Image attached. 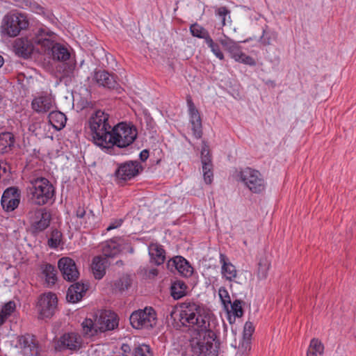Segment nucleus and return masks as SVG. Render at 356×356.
Masks as SVG:
<instances>
[{
  "label": "nucleus",
  "instance_id": "nucleus-32",
  "mask_svg": "<svg viewBox=\"0 0 356 356\" xmlns=\"http://www.w3.org/2000/svg\"><path fill=\"white\" fill-rule=\"evenodd\" d=\"M52 56L53 59L58 61H66L70 57V54L68 49L60 44L55 43L52 47Z\"/></svg>",
  "mask_w": 356,
  "mask_h": 356
},
{
  "label": "nucleus",
  "instance_id": "nucleus-15",
  "mask_svg": "<svg viewBox=\"0 0 356 356\" xmlns=\"http://www.w3.org/2000/svg\"><path fill=\"white\" fill-rule=\"evenodd\" d=\"M186 102L193 135L196 138L199 139L202 136V126L200 114L189 95L186 96Z\"/></svg>",
  "mask_w": 356,
  "mask_h": 356
},
{
  "label": "nucleus",
  "instance_id": "nucleus-33",
  "mask_svg": "<svg viewBox=\"0 0 356 356\" xmlns=\"http://www.w3.org/2000/svg\"><path fill=\"white\" fill-rule=\"evenodd\" d=\"M42 274L48 286H53L57 280L56 269L51 264H46L42 267Z\"/></svg>",
  "mask_w": 356,
  "mask_h": 356
},
{
  "label": "nucleus",
  "instance_id": "nucleus-46",
  "mask_svg": "<svg viewBox=\"0 0 356 356\" xmlns=\"http://www.w3.org/2000/svg\"><path fill=\"white\" fill-rule=\"evenodd\" d=\"M218 295L220 299L225 307H227L229 304H231V298L227 290L222 286L218 290Z\"/></svg>",
  "mask_w": 356,
  "mask_h": 356
},
{
  "label": "nucleus",
  "instance_id": "nucleus-28",
  "mask_svg": "<svg viewBox=\"0 0 356 356\" xmlns=\"http://www.w3.org/2000/svg\"><path fill=\"white\" fill-rule=\"evenodd\" d=\"M15 138L11 132L0 133V153L4 154L11 151L14 147Z\"/></svg>",
  "mask_w": 356,
  "mask_h": 356
},
{
  "label": "nucleus",
  "instance_id": "nucleus-10",
  "mask_svg": "<svg viewBox=\"0 0 356 356\" xmlns=\"http://www.w3.org/2000/svg\"><path fill=\"white\" fill-rule=\"evenodd\" d=\"M83 344L82 337L77 332H67L60 337L55 343V349L57 351L70 350L76 352L79 350Z\"/></svg>",
  "mask_w": 356,
  "mask_h": 356
},
{
  "label": "nucleus",
  "instance_id": "nucleus-56",
  "mask_svg": "<svg viewBox=\"0 0 356 356\" xmlns=\"http://www.w3.org/2000/svg\"><path fill=\"white\" fill-rule=\"evenodd\" d=\"M307 356H317V353L309 348L307 352Z\"/></svg>",
  "mask_w": 356,
  "mask_h": 356
},
{
  "label": "nucleus",
  "instance_id": "nucleus-49",
  "mask_svg": "<svg viewBox=\"0 0 356 356\" xmlns=\"http://www.w3.org/2000/svg\"><path fill=\"white\" fill-rule=\"evenodd\" d=\"M122 222L123 221L122 219L115 220L113 222H111L110 223V225L106 228V230L110 231L111 229H116V228L120 227L121 225L122 224Z\"/></svg>",
  "mask_w": 356,
  "mask_h": 356
},
{
  "label": "nucleus",
  "instance_id": "nucleus-44",
  "mask_svg": "<svg viewBox=\"0 0 356 356\" xmlns=\"http://www.w3.org/2000/svg\"><path fill=\"white\" fill-rule=\"evenodd\" d=\"M207 45L211 48V51L216 55L217 58L220 60L224 59V55L221 52L219 45L217 43H215L212 38H210L206 42Z\"/></svg>",
  "mask_w": 356,
  "mask_h": 356
},
{
  "label": "nucleus",
  "instance_id": "nucleus-41",
  "mask_svg": "<svg viewBox=\"0 0 356 356\" xmlns=\"http://www.w3.org/2000/svg\"><path fill=\"white\" fill-rule=\"evenodd\" d=\"M62 233L58 229H53L48 240V245L51 248H57L61 242Z\"/></svg>",
  "mask_w": 356,
  "mask_h": 356
},
{
  "label": "nucleus",
  "instance_id": "nucleus-37",
  "mask_svg": "<svg viewBox=\"0 0 356 356\" xmlns=\"http://www.w3.org/2000/svg\"><path fill=\"white\" fill-rule=\"evenodd\" d=\"M190 31L193 36L204 39L205 42L211 38L208 31L197 23L193 24L190 26Z\"/></svg>",
  "mask_w": 356,
  "mask_h": 356
},
{
  "label": "nucleus",
  "instance_id": "nucleus-16",
  "mask_svg": "<svg viewBox=\"0 0 356 356\" xmlns=\"http://www.w3.org/2000/svg\"><path fill=\"white\" fill-rule=\"evenodd\" d=\"M58 266L65 280L74 282L79 278V272L72 259L70 257L60 259L58 261Z\"/></svg>",
  "mask_w": 356,
  "mask_h": 356
},
{
  "label": "nucleus",
  "instance_id": "nucleus-30",
  "mask_svg": "<svg viewBox=\"0 0 356 356\" xmlns=\"http://www.w3.org/2000/svg\"><path fill=\"white\" fill-rule=\"evenodd\" d=\"M48 119L49 123L56 130H60L65 127L67 118L64 113L60 111H51L49 115Z\"/></svg>",
  "mask_w": 356,
  "mask_h": 356
},
{
  "label": "nucleus",
  "instance_id": "nucleus-57",
  "mask_svg": "<svg viewBox=\"0 0 356 356\" xmlns=\"http://www.w3.org/2000/svg\"><path fill=\"white\" fill-rule=\"evenodd\" d=\"M150 274H152L154 276H156L158 274V270L157 269H152L149 272Z\"/></svg>",
  "mask_w": 356,
  "mask_h": 356
},
{
  "label": "nucleus",
  "instance_id": "nucleus-12",
  "mask_svg": "<svg viewBox=\"0 0 356 356\" xmlns=\"http://www.w3.org/2000/svg\"><path fill=\"white\" fill-rule=\"evenodd\" d=\"M219 41L223 48L230 54L231 57L236 61L249 65H255L254 60L251 56L243 53L240 46L233 40L225 36Z\"/></svg>",
  "mask_w": 356,
  "mask_h": 356
},
{
  "label": "nucleus",
  "instance_id": "nucleus-43",
  "mask_svg": "<svg viewBox=\"0 0 356 356\" xmlns=\"http://www.w3.org/2000/svg\"><path fill=\"white\" fill-rule=\"evenodd\" d=\"M309 348L311 349L312 351H315L316 353H318L319 355H323L324 352L323 344L321 343L320 340L316 338H314L311 340Z\"/></svg>",
  "mask_w": 356,
  "mask_h": 356
},
{
  "label": "nucleus",
  "instance_id": "nucleus-29",
  "mask_svg": "<svg viewBox=\"0 0 356 356\" xmlns=\"http://www.w3.org/2000/svg\"><path fill=\"white\" fill-rule=\"evenodd\" d=\"M201 161L202 164V172H213V164L211 155L209 152V145L205 141H202L201 150Z\"/></svg>",
  "mask_w": 356,
  "mask_h": 356
},
{
  "label": "nucleus",
  "instance_id": "nucleus-34",
  "mask_svg": "<svg viewBox=\"0 0 356 356\" xmlns=\"http://www.w3.org/2000/svg\"><path fill=\"white\" fill-rule=\"evenodd\" d=\"M132 284V280L129 275H123L115 280L113 285V290L115 292L122 293L127 290Z\"/></svg>",
  "mask_w": 356,
  "mask_h": 356
},
{
  "label": "nucleus",
  "instance_id": "nucleus-17",
  "mask_svg": "<svg viewBox=\"0 0 356 356\" xmlns=\"http://www.w3.org/2000/svg\"><path fill=\"white\" fill-rule=\"evenodd\" d=\"M18 343L27 356H39L40 347L36 337L30 334L19 336L18 337Z\"/></svg>",
  "mask_w": 356,
  "mask_h": 356
},
{
  "label": "nucleus",
  "instance_id": "nucleus-36",
  "mask_svg": "<svg viewBox=\"0 0 356 356\" xmlns=\"http://www.w3.org/2000/svg\"><path fill=\"white\" fill-rule=\"evenodd\" d=\"M16 305L14 301H9L6 303L0 312V326L2 325L8 317L15 311Z\"/></svg>",
  "mask_w": 356,
  "mask_h": 356
},
{
  "label": "nucleus",
  "instance_id": "nucleus-21",
  "mask_svg": "<svg viewBox=\"0 0 356 356\" xmlns=\"http://www.w3.org/2000/svg\"><path fill=\"white\" fill-rule=\"evenodd\" d=\"M15 54L22 58H29L34 49L33 43L27 38H17L13 44Z\"/></svg>",
  "mask_w": 356,
  "mask_h": 356
},
{
  "label": "nucleus",
  "instance_id": "nucleus-59",
  "mask_svg": "<svg viewBox=\"0 0 356 356\" xmlns=\"http://www.w3.org/2000/svg\"><path fill=\"white\" fill-rule=\"evenodd\" d=\"M116 264H121V265H122V264H123V263H122V260H120V261H118L116 262Z\"/></svg>",
  "mask_w": 356,
  "mask_h": 356
},
{
  "label": "nucleus",
  "instance_id": "nucleus-19",
  "mask_svg": "<svg viewBox=\"0 0 356 356\" xmlns=\"http://www.w3.org/2000/svg\"><path fill=\"white\" fill-rule=\"evenodd\" d=\"M168 268L172 270L173 268L183 277H189L193 275V268L189 262L181 256H176L168 262Z\"/></svg>",
  "mask_w": 356,
  "mask_h": 356
},
{
  "label": "nucleus",
  "instance_id": "nucleus-53",
  "mask_svg": "<svg viewBox=\"0 0 356 356\" xmlns=\"http://www.w3.org/2000/svg\"><path fill=\"white\" fill-rule=\"evenodd\" d=\"M149 156V152L147 149L143 150L140 154V158L141 161H145Z\"/></svg>",
  "mask_w": 356,
  "mask_h": 356
},
{
  "label": "nucleus",
  "instance_id": "nucleus-13",
  "mask_svg": "<svg viewBox=\"0 0 356 356\" xmlns=\"http://www.w3.org/2000/svg\"><path fill=\"white\" fill-rule=\"evenodd\" d=\"M57 297L55 294L49 293L40 296L36 308L41 319L51 318L57 306Z\"/></svg>",
  "mask_w": 356,
  "mask_h": 356
},
{
  "label": "nucleus",
  "instance_id": "nucleus-26",
  "mask_svg": "<svg viewBox=\"0 0 356 356\" xmlns=\"http://www.w3.org/2000/svg\"><path fill=\"white\" fill-rule=\"evenodd\" d=\"M149 254L151 262L159 266L165 260V251L162 245L157 243H150L149 245Z\"/></svg>",
  "mask_w": 356,
  "mask_h": 356
},
{
  "label": "nucleus",
  "instance_id": "nucleus-1",
  "mask_svg": "<svg viewBox=\"0 0 356 356\" xmlns=\"http://www.w3.org/2000/svg\"><path fill=\"white\" fill-rule=\"evenodd\" d=\"M180 307V320L183 325L195 327V332L211 326L212 314L199 302L186 300L181 303Z\"/></svg>",
  "mask_w": 356,
  "mask_h": 356
},
{
  "label": "nucleus",
  "instance_id": "nucleus-2",
  "mask_svg": "<svg viewBox=\"0 0 356 356\" xmlns=\"http://www.w3.org/2000/svg\"><path fill=\"white\" fill-rule=\"evenodd\" d=\"M220 343L211 326L194 332L190 340L191 350L195 356H218Z\"/></svg>",
  "mask_w": 356,
  "mask_h": 356
},
{
  "label": "nucleus",
  "instance_id": "nucleus-42",
  "mask_svg": "<svg viewBox=\"0 0 356 356\" xmlns=\"http://www.w3.org/2000/svg\"><path fill=\"white\" fill-rule=\"evenodd\" d=\"M133 354L134 356H153L149 346L146 344L139 345L135 348Z\"/></svg>",
  "mask_w": 356,
  "mask_h": 356
},
{
  "label": "nucleus",
  "instance_id": "nucleus-9",
  "mask_svg": "<svg viewBox=\"0 0 356 356\" xmlns=\"http://www.w3.org/2000/svg\"><path fill=\"white\" fill-rule=\"evenodd\" d=\"M241 181L254 193H259L265 189V182L261 173L250 168H245L240 172Z\"/></svg>",
  "mask_w": 356,
  "mask_h": 356
},
{
  "label": "nucleus",
  "instance_id": "nucleus-38",
  "mask_svg": "<svg viewBox=\"0 0 356 356\" xmlns=\"http://www.w3.org/2000/svg\"><path fill=\"white\" fill-rule=\"evenodd\" d=\"M119 252V245L114 241L107 242L102 247V253L105 257H113Z\"/></svg>",
  "mask_w": 356,
  "mask_h": 356
},
{
  "label": "nucleus",
  "instance_id": "nucleus-48",
  "mask_svg": "<svg viewBox=\"0 0 356 356\" xmlns=\"http://www.w3.org/2000/svg\"><path fill=\"white\" fill-rule=\"evenodd\" d=\"M254 327L253 326V324L251 322H246L244 325V330H243V337L244 339H249L250 337L252 336V333L254 332Z\"/></svg>",
  "mask_w": 356,
  "mask_h": 356
},
{
  "label": "nucleus",
  "instance_id": "nucleus-31",
  "mask_svg": "<svg viewBox=\"0 0 356 356\" xmlns=\"http://www.w3.org/2000/svg\"><path fill=\"white\" fill-rule=\"evenodd\" d=\"M188 286L184 281L176 280L170 287V294L175 300H178L186 295Z\"/></svg>",
  "mask_w": 356,
  "mask_h": 356
},
{
  "label": "nucleus",
  "instance_id": "nucleus-11",
  "mask_svg": "<svg viewBox=\"0 0 356 356\" xmlns=\"http://www.w3.org/2000/svg\"><path fill=\"white\" fill-rule=\"evenodd\" d=\"M142 170L138 161H129L118 164L114 176L117 183L122 184L136 177Z\"/></svg>",
  "mask_w": 356,
  "mask_h": 356
},
{
  "label": "nucleus",
  "instance_id": "nucleus-20",
  "mask_svg": "<svg viewBox=\"0 0 356 356\" xmlns=\"http://www.w3.org/2000/svg\"><path fill=\"white\" fill-rule=\"evenodd\" d=\"M94 80L99 86L110 90L117 89L119 86L116 76L105 70L96 71L94 74Z\"/></svg>",
  "mask_w": 356,
  "mask_h": 356
},
{
  "label": "nucleus",
  "instance_id": "nucleus-35",
  "mask_svg": "<svg viewBox=\"0 0 356 356\" xmlns=\"http://www.w3.org/2000/svg\"><path fill=\"white\" fill-rule=\"evenodd\" d=\"M81 326L85 336L93 337L99 332L97 322L94 323L90 318H86L81 323Z\"/></svg>",
  "mask_w": 356,
  "mask_h": 356
},
{
  "label": "nucleus",
  "instance_id": "nucleus-54",
  "mask_svg": "<svg viewBox=\"0 0 356 356\" xmlns=\"http://www.w3.org/2000/svg\"><path fill=\"white\" fill-rule=\"evenodd\" d=\"M168 314H167V318L170 316L171 318H174V314L176 313V308L171 307L168 309Z\"/></svg>",
  "mask_w": 356,
  "mask_h": 356
},
{
  "label": "nucleus",
  "instance_id": "nucleus-6",
  "mask_svg": "<svg viewBox=\"0 0 356 356\" xmlns=\"http://www.w3.org/2000/svg\"><path fill=\"white\" fill-rule=\"evenodd\" d=\"M29 25V22L26 15L17 12H12L6 15L3 18L1 31L3 35L15 37L22 31L26 29Z\"/></svg>",
  "mask_w": 356,
  "mask_h": 356
},
{
  "label": "nucleus",
  "instance_id": "nucleus-50",
  "mask_svg": "<svg viewBox=\"0 0 356 356\" xmlns=\"http://www.w3.org/2000/svg\"><path fill=\"white\" fill-rule=\"evenodd\" d=\"M203 176L206 184H211L213 177V172H203Z\"/></svg>",
  "mask_w": 356,
  "mask_h": 356
},
{
  "label": "nucleus",
  "instance_id": "nucleus-58",
  "mask_svg": "<svg viewBox=\"0 0 356 356\" xmlns=\"http://www.w3.org/2000/svg\"><path fill=\"white\" fill-rule=\"evenodd\" d=\"M3 57L0 55V67L3 65Z\"/></svg>",
  "mask_w": 356,
  "mask_h": 356
},
{
  "label": "nucleus",
  "instance_id": "nucleus-24",
  "mask_svg": "<svg viewBox=\"0 0 356 356\" xmlns=\"http://www.w3.org/2000/svg\"><path fill=\"white\" fill-rule=\"evenodd\" d=\"M220 262L222 264L221 273L222 277L229 281H234L237 276V270L224 254H220Z\"/></svg>",
  "mask_w": 356,
  "mask_h": 356
},
{
  "label": "nucleus",
  "instance_id": "nucleus-39",
  "mask_svg": "<svg viewBox=\"0 0 356 356\" xmlns=\"http://www.w3.org/2000/svg\"><path fill=\"white\" fill-rule=\"evenodd\" d=\"M258 266V277L260 279H266L270 266L269 261L266 258H261Z\"/></svg>",
  "mask_w": 356,
  "mask_h": 356
},
{
  "label": "nucleus",
  "instance_id": "nucleus-7",
  "mask_svg": "<svg viewBox=\"0 0 356 356\" xmlns=\"http://www.w3.org/2000/svg\"><path fill=\"white\" fill-rule=\"evenodd\" d=\"M27 218L33 234H37L45 230L50 225L51 215L45 209L33 208L27 213Z\"/></svg>",
  "mask_w": 356,
  "mask_h": 356
},
{
  "label": "nucleus",
  "instance_id": "nucleus-14",
  "mask_svg": "<svg viewBox=\"0 0 356 356\" xmlns=\"http://www.w3.org/2000/svg\"><path fill=\"white\" fill-rule=\"evenodd\" d=\"M20 200L21 193L19 190L15 187H10L3 192L1 203L6 211L10 212L17 208Z\"/></svg>",
  "mask_w": 356,
  "mask_h": 356
},
{
  "label": "nucleus",
  "instance_id": "nucleus-5",
  "mask_svg": "<svg viewBox=\"0 0 356 356\" xmlns=\"http://www.w3.org/2000/svg\"><path fill=\"white\" fill-rule=\"evenodd\" d=\"M27 193L35 204L44 205L53 198L54 188L47 179L39 177L31 181Z\"/></svg>",
  "mask_w": 356,
  "mask_h": 356
},
{
  "label": "nucleus",
  "instance_id": "nucleus-25",
  "mask_svg": "<svg viewBox=\"0 0 356 356\" xmlns=\"http://www.w3.org/2000/svg\"><path fill=\"white\" fill-rule=\"evenodd\" d=\"M87 290V286L80 282L72 284L67 292L66 299L68 302L76 303L81 300Z\"/></svg>",
  "mask_w": 356,
  "mask_h": 356
},
{
  "label": "nucleus",
  "instance_id": "nucleus-18",
  "mask_svg": "<svg viewBox=\"0 0 356 356\" xmlns=\"http://www.w3.org/2000/svg\"><path fill=\"white\" fill-rule=\"evenodd\" d=\"M96 321L100 332L115 329L119 323L118 315L111 311L102 312Z\"/></svg>",
  "mask_w": 356,
  "mask_h": 356
},
{
  "label": "nucleus",
  "instance_id": "nucleus-4",
  "mask_svg": "<svg viewBox=\"0 0 356 356\" xmlns=\"http://www.w3.org/2000/svg\"><path fill=\"white\" fill-rule=\"evenodd\" d=\"M137 135L138 131L134 126L126 122H120L110 130L105 148L109 149L113 146L120 148L127 147L134 143Z\"/></svg>",
  "mask_w": 356,
  "mask_h": 356
},
{
  "label": "nucleus",
  "instance_id": "nucleus-47",
  "mask_svg": "<svg viewBox=\"0 0 356 356\" xmlns=\"http://www.w3.org/2000/svg\"><path fill=\"white\" fill-rule=\"evenodd\" d=\"M243 301L241 300H235L233 303L231 302V307L234 312V314L237 317H241L243 314V310L241 307V304Z\"/></svg>",
  "mask_w": 356,
  "mask_h": 356
},
{
  "label": "nucleus",
  "instance_id": "nucleus-45",
  "mask_svg": "<svg viewBox=\"0 0 356 356\" xmlns=\"http://www.w3.org/2000/svg\"><path fill=\"white\" fill-rule=\"evenodd\" d=\"M230 10L225 6H221L216 10V15L219 16L221 19L222 26L226 25V16L228 15V18L230 19Z\"/></svg>",
  "mask_w": 356,
  "mask_h": 356
},
{
  "label": "nucleus",
  "instance_id": "nucleus-51",
  "mask_svg": "<svg viewBox=\"0 0 356 356\" xmlns=\"http://www.w3.org/2000/svg\"><path fill=\"white\" fill-rule=\"evenodd\" d=\"M120 350L122 352V356H127V354L131 351V347L127 343H122Z\"/></svg>",
  "mask_w": 356,
  "mask_h": 356
},
{
  "label": "nucleus",
  "instance_id": "nucleus-55",
  "mask_svg": "<svg viewBox=\"0 0 356 356\" xmlns=\"http://www.w3.org/2000/svg\"><path fill=\"white\" fill-rule=\"evenodd\" d=\"M75 67V65H70L68 67H67V70H65V74L66 75H69V74L72 73L74 70Z\"/></svg>",
  "mask_w": 356,
  "mask_h": 356
},
{
  "label": "nucleus",
  "instance_id": "nucleus-23",
  "mask_svg": "<svg viewBox=\"0 0 356 356\" xmlns=\"http://www.w3.org/2000/svg\"><path fill=\"white\" fill-rule=\"evenodd\" d=\"M53 97L47 94L35 97L31 103L32 108L37 113H47L53 107Z\"/></svg>",
  "mask_w": 356,
  "mask_h": 356
},
{
  "label": "nucleus",
  "instance_id": "nucleus-40",
  "mask_svg": "<svg viewBox=\"0 0 356 356\" xmlns=\"http://www.w3.org/2000/svg\"><path fill=\"white\" fill-rule=\"evenodd\" d=\"M277 35L275 32L269 30H264L260 42L264 45H271L277 40Z\"/></svg>",
  "mask_w": 356,
  "mask_h": 356
},
{
  "label": "nucleus",
  "instance_id": "nucleus-3",
  "mask_svg": "<svg viewBox=\"0 0 356 356\" xmlns=\"http://www.w3.org/2000/svg\"><path fill=\"white\" fill-rule=\"evenodd\" d=\"M108 119L109 115L102 110L96 111L88 119V126L92 141L102 148L106 147V139L112 129Z\"/></svg>",
  "mask_w": 356,
  "mask_h": 356
},
{
  "label": "nucleus",
  "instance_id": "nucleus-52",
  "mask_svg": "<svg viewBox=\"0 0 356 356\" xmlns=\"http://www.w3.org/2000/svg\"><path fill=\"white\" fill-rule=\"evenodd\" d=\"M86 215V210L83 207H78L76 211V216L77 218H83Z\"/></svg>",
  "mask_w": 356,
  "mask_h": 356
},
{
  "label": "nucleus",
  "instance_id": "nucleus-22",
  "mask_svg": "<svg viewBox=\"0 0 356 356\" xmlns=\"http://www.w3.org/2000/svg\"><path fill=\"white\" fill-rule=\"evenodd\" d=\"M54 37V33L47 31L44 29H40L33 38V42L40 45L44 48V51L47 49L52 50V47L55 45L53 39Z\"/></svg>",
  "mask_w": 356,
  "mask_h": 356
},
{
  "label": "nucleus",
  "instance_id": "nucleus-8",
  "mask_svg": "<svg viewBox=\"0 0 356 356\" xmlns=\"http://www.w3.org/2000/svg\"><path fill=\"white\" fill-rule=\"evenodd\" d=\"M156 314L152 307H145L134 312L129 318L134 328H152L156 324Z\"/></svg>",
  "mask_w": 356,
  "mask_h": 356
},
{
  "label": "nucleus",
  "instance_id": "nucleus-27",
  "mask_svg": "<svg viewBox=\"0 0 356 356\" xmlns=\"http://www.w3.org/2000/svg\"><path fill=\"white\" fill-rule=\"evenodd\" d=\"M107 260L101 257H95L92 259L91 268L95 279L101 280L106 273Z\"/></svg>",
  "mask_w": 356,
  "mask_h": 356
}]
</instances>
